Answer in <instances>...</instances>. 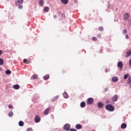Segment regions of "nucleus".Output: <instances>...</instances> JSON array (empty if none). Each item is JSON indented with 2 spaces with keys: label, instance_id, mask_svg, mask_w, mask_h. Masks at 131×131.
Returning <instances> with one entry per match:
<instances>
[{
  "label": "nucleus",
  "instance_id": "nucleus-1",
  "mask_svg": "<svg viewBox=\"0 0 131 131\" xmlns=\"http://www.w3.org/2000/svg\"><path fill=\"white\" fill-rule=\"evenodd\" d=\"M105 108L106 110H107V111H110V112H112L115 110L112 104H107Z\"/></svg>",
  "mask_w": 131,
  "mask_h": 131
},
{
  "label": "nucleus",
  "instance_id": "nucleus-2",
  "mask_svg": "<svg viewBox=\"0 0 131 131\" xmlns=\"http://www.w3.org/2000/svg\"><path fill=\"white\" fill-rule=\"evenodd\" d=\"M128 18H129V14L128 13H125L123 15L124 20L127 21V20H128Z\"/></svg>",
  "mask_w": 131,
  "mask_h": 131
},
{
  "label": "nucleus",
  "instance_id": "nucleus-3",
  "mask_svg": "<svg viewBox=\"0 0 131 131\" xmlns=\"http://www.w3.org/2000/svg\"><path fill=\"white\" fill-rule=\"evenodd\" d=\"M117 66L119 69L121 70L122 68H123V63H122V62L121 61H119L118 62Z\"/></svg>",
  "mask_w": 131,
  "mask_h": 131
},
{
  "label": "nucleus",
  "instance_id": "nucleus-4",
  "mask_svg": "<svg viewBox=\"0 0 131 131\" xmlns=\"http://www.w3.org/2000/svg\"><path fill=\"white\" fill-rule=\"evenodd\" d=\"M118 100V96L117 95H114L112 98V102H116Z\"/></svg>",
  "mask_w": 131,
  "mask_h": 131
},
{
  "label": "nucleus",
  "instance_id": "nucleus-5",
  "mask_svg": "<svg viewBox=\"0 0 131 131\" xmlns=\"http://www.w3.org/2000/svg\"><path fill=\"white\" fill-rule=\"evenodd\" d=\"M93 102H94V99L92 98H88L87 101V104H89V105H92V103Z\"/></svg>",
  "mask_w": 131,
  "mask_h": 131
},
{
  "label": "nucleus",
  "instance_id": "nucleus-6",
  "mask_svg": "<svg viewBox=\"0 0 131 131\" xmlns=\"http://www.w3.org/2000/svg\"><path fill=\"white\" fill-rule=\"evenodd\" d=\"M64 129L65 130H69V129H70V125L69 124H66L64 126Z\"/></svg>",
  "mask_w": 131,
  "mask_h": 131
},
{
  "label": "nucleus",
  "instance_id": "nucleus-7",
  "mask_svg": "<svg viewBox=\"0 0 131 131\" xmlns=\"http://www.w3.org/2000/svg\"><path fill=\"white\" fill-rule=\"evenodd\" d=\"M39 121H40V117L38 116H36L35 117V122L37 123L38 122H39Z\"/></svg>",
  "mask_w": 131,
  "mask_h": 131
},
{
  "label": "nucleus",
  "instance_id": "nucleus-8",
  "mask_svg": "<svg viewBox=\"0 0 131 131\" xmlns=\"http://www.w3.org/2000/svg\"><path fill=\"white\" fill-rule=\"evenodd\" d=\"M50 110L51 108H46L44 111V115H48Z\"/></svg>",
  "mask_w": 131,
  "mask_h": 131
},
{
  "label": "nucleus",
  "instance_id": "nucleus-9",
  "mask_svg": "<svg viewBox=\"0 0 131 131\" xmlns=\"http://www.w3.org/2000/svg\"><path fill=\"white\" fill-rule=\"evenodd\" d=\"M113 82H117L118 81V78L117 77H113L112 78Z\"/></svg>",
  "mask_w": 131,
  "mask_h": 131
},
{
  "label": "nucleus",
  "instance_id": "nucleus-10",
  "mask_svg": "<svg viewBox=\"0 0 131 131\" xmlns=\"http://www.w3.org/2000/svg\"><path fill=\"white\" fill-rule=\"evenodd\" d=\"M75 128L77 129H81L82 128V126L79 124L76 125Z\"/></svg>",
  "mask_w": 131,
  "mask_h": 131
},
{
  "label": "nucleus",
  "instance_id": "nucleus-11",
  "mask_svg": "<svg viewBox=\"0 0 131 131\" xmlns=\"http://www.w3.org/2000/svg\"><path fill=\"white\" fill-rule=\"evenodd\" d=\"M45 4V2L43 0H40L39 2V5L40 7H43V5Z\"/></svg>",
  "mask_w": 131,
  "mask_h": 131
},
{
  "label": "nucleus",
  "instance_id": "nucleus-12",
  "mask_svg": "<svg viewBox=\"0 0 131 131\" xmlns=\"http://www.w3.org/2000/svg\"><path fill=\"white\" fill-rule=\"evenodd\" d=\"M13 88L14 90H19V89H20V86L19 84H15L13 86Z\"/></svg>",
  "mask_w": 131,
  "mask_h": 131
},
{
  "label": "nucleus",
  "instance_id": "nucleus-13",
  "mask_svg": "<svg viewBox=\"0 0 131 131\" xmlns=\"http://www.w3.org/2000/svg\"><path fill=\"white\" fill-rule=\"evenodd\" d=\"M97 106L99 108H102V107H103V106H104V104H103V103H102V102H98Z\"/></svg>",
  "mask_w": 131,
  "mask_h": 131
},
{
  "label": "nucleus",
  "instance_id": "nucleus-14",
  "mask_svg": "<svg viewBox=\"0 0 131 131\" xmlns=\"http://www.w3.org/2000/svg\"><path fill=\"white\" fill-rule=\"evenodd\" d=\"M43 79L44 80H48V79H50V75H46L44 77H43Z\"/></svg>",
  "mask_w": 131,
  "mask_h": 131
},
{
  "label": "nucleus",
  "instance_id": "nucleus-15",
  "mask_svg": "<svg viewBox=\"0 0 131 131\" xmlns=\"http://www.w3.org/2000/svg\"><path fill=\"white\" fill-rule=\"evenodd\" d=\"M126 124L125 123H122L121 125V128H122L123 129H124L125 128H126Z\"/></svg>",
  "mask_w": 131,
  "mask_h": 131
},
{
  "label": "nucleus",
  "instance_id": "nucleus-16",
  "mask_svg": "<svg viewBox=\"0 0 131 131\" xmlns=\"http://www.w3.org/2000/svg\"><path fill=\"white\" fill-rule=\"evenodd\" d=\"M16 4V5H22L23 4V0H17Z\"/></svg>",
  "mask_w": 131,
  "mask_h": 131
},
{
  "label": "nucleus",
  "instance_id": "nucleus-17",
  "mask_svg": "<svg viewBox=\"0 0 131 131\" xmlns=\"http://www.w3.org/2000/svg\"><path fill=\"white\" fill-rule=\"evenodd\" d=\"M62 4L64 5H67L68 4L69 0H60Z\"/></svg>",
  "mask_w": 131,
  "mask_h": 131
},
{
  "label": "nucleus",
  "instance_id": "nucleus-18",
  "mask_svg": "<svg viewBox=\"0 0 131 131\" xmlns=\"http://www.w3.org/2000/svg\"><path fill=\"white\" fill-rule=\"evenodd\" d=\"M44 12H47L50 11V7H45L43 9Z\"/></svg>",
  "mask_w": 131,
  "mask_h": 131
},
{
  "label": "nucleus",
  "instance_id": "nucleus-19",
  "mask_svg": "<svg viewBox=\"0 0 131 131\" xmlns=\"http://www.w3.org/2000/svg\"><path fill=\"white\" fill-rule=\"evenodd\" d=\"M80 106L81 108H84V107H85V102H81Z\"/></svg>",
  "mask_w": 131,
  "mask_h": 131
},
{
  "label": "nucleus",
  "instance_id": "nucleus-20",
  "mask_svg": "<svg viewBox=\"0 0 131 131\" xmlns=\"http://www.w3.org/2000/svg\"><path fill=\"white\" fill-rule=\"evenodd\" d=\"M18 125L19 126H23L24 125V122H23L22 121H20L18 122Z\"/></svg>",
  "mask_w": 131,
  "mask_h": 131
},
{
  "label": "nucleus",
  "instance_id": "nucleus-21",
  "mask_svg": "<svg viewBox=\"0 0 131 131\" xmlns=\"http://www.w3.org/2000/svg\"><path fill=\"white\" fill-rule=\"evenodd\" d=\"M131 55V50H129L128 52L126 53V57H129Z\"/></svg>",
  "mask_w": 131,
  "mask_h": 131
},
{
  "label": "nucleus",
  "instance_id": "nucleus-22",
  "mask_svg": "<svg viewBox=\"0 0 131 131\" xmlns=\"http://www.w3.org/2000/svg\"><path fill=\"white\" fill-rule=\"evenodd\" d=\"M13 115H14V114L13 113V112H10L8 113V116H9V117H12L13 116Z\"/></svg>",
  "mask_w": 131,
  "mask_h": 131
},
{
  "label": "nucleus",
  "instance_id": "nucleus-23",
  "mask_svg": "<svg viewBox=\"0 0 131 131\" xmlns=\"http://www.w3.org/2000/svg\"><path fill=\"white\" fill-rule=\"evenodd\" d=\"M63 96L66 98L67 99L68 98V94H67V93H64L63 94Z\"/></svg>",
  "mask_w": 131,
  "mask_h": 131
},
{
  "label": "nucleus",
  "instance_id": "nucleus-24",
  "mask_svg": "<svg viewBox=\"0 0 131 131\" xmlns=\"http://www.w3.org/2000/svg\"><path fill=\"white\" fill-rule=\"evenodd\" d=\"M0 65H4V59L0 58Z\"/></svg>",
  "mask_w": 131,
  "mask_h": 131
},
{
  "label": "nucleus",
  "instance_id": "nucleus-25",
  "mask_svg": "<svg viewBox=\"0 0 131 131\" xmlns=\"http://www.w3.org/2000/svg\"><path fill=\"white\" fill-rule=\"evenodd\" d=\"M11 73H12V72H11L10 70H6V74L9 75V74H11Z\"/></svg>",
  "mask_w": 131,
  "mask_h": 131
},
{
  "label": "nucleus",
  "instance_id": "nucleus-26",
  "mask_svg": "<svg viewBox=\"0 0 131 131\" xmlns=\"http://www.w3.org/2000/svg\"><path fill=\"white\" fill-rule=\"evenodd\" d=\"M33 79H36V78H37V77H38V76L37 75H33L32 76Z\"/></svg>",
  "mask_w": 131,
  "mask_h": 131
},
{
  "label": "nucleus",
  "instance_id": "nucleus-27",
  "mask_svg": "<svg viewBox=\"0 0 131 131\" xmlns=\"http://www.w3.org/2000/svg\"><path fill=\"white\" fill-rule=\"evenodd\" d=\"M98 30L99 31H103L104 30V29L103 28V27H100L98 28Z\"/></svg>",
  "mask_w": 131,
  "mask_h": 131
},
{
  "label": "nucleus",
  "instance_id": "nucleus-28",
  "mask_svg": "<svg viewBox=\"0 0 131 131\" xmlns=\"http://www.w3.org/2000/svg\"><path fill=\"white\" fill-rule=\"evenodd\" d=\"M92 40L93 41H97V40H98V39H97V38L96 37H93L92 38Z\"/></svg>",
  "mask_w": 131,
  "mask_h": 131
},
{
  "label": "nucleus",
  "instance_id": "nucleus-29",
  "mask_svg": "<svg viewBox=\"0 0 131 131\" xmlns=\"http://www.w3.org/2000/svg\"><path fill=\"white\" fill-rule=\"evenodd\" d=\"M128 77V74H126L124 76V79H126Z\"/></svg>",
  "mask_w": 131,
  "mask_h": 131
},
{
  "label": "nucleus",
  "instance_id": "nucleus-30",
  "mask_svg": "<svg viewBox=\"0 0 131 131\" xmlns=\"http://www.w3.org/2000/svg\"><path fill=\"white\" fill-rule=\"evenodd\" d=\"M8 108H9V109H13V105H12L11 104H9L8 105Z\"/></svg>",
  "mask_w": 131,
  "mask_h": 131
},
{
  "label": "nucleus",
  "instance_id": "nucleus-31",
  "mask_svg": "<svg viewBox=\"0 0 131 131\" xmlns=\"http://www.w3.org/2000/svg\"><path fill=\"white\" fill-rule=\"evenodd\" d=\"M127 82H128L129 84L131 83V78H129L127 80Z\"/></svg>",
  "mask_w": 131,
  "mask_h": 131
},
{
  "label": "nucleus",
  "instance_id": "nucleus-32",
  "mask_svg": "<svg viewBox=\"0 0 131 131\" xmlns=\"http://www.w3.org/2000/svg\"><path fill=\"white\" fill-rule=\"evenodd\" d=\"M57 99H58L57 97H55V98H53L52 100V102H55V101H56L57 100Z\"/></svg>",
  "mask_w": 131,
  "mask_h": 131
},
{
  "label": "nucleus",
  "instance_id": "nucleus-33",
  "mask_svg": "<svg viewBox=\"0 0 131 131\" xmlns=\"http://www.w3.org/2000/svg\"><path fill=\"white\" fill-rule=\"evenodd\" d=\"M27 131H33V130L32 128H28L27 129Z\"/></svg>",
  "mask_w": 131,
  "mask_h": 131
},
{
  "label": "nucleus",
  "instance_id": "nucleus-34",
  "mask_svg": "<svg viewBox=\"0 0 131 131\" xmlns=\"http://www.w3.org/2000/svg\"><path fill=\"white\" fill-rule=\"evenodd\" d=\"M125 38L126 39H129V37L128 36V35H126Z\"/></svg>",
  "mask_w": 131,
  "mask_h": 131
},
{
  "label": "nucleus",
  "instance_id": "nucleus-35",
  "mask_svg": "<svg viewBox=\"0 0 131 131\" xmlns=\"http://www.w3.org/2000/svg\"><path fill=\"white\" fill-rule=\"evenodd\" d=\"M70 131H77V130L74 128H71L70 129Z\"/></svg>",
  "mask_w": 131,
  "mask_h": 131
},
{
  "label": "nucleus",
  "instance_id": "nucleus-36",
  "mask_svg": "<svg viewBox=\"0 0 131 131\" xmlns=\"http://www.w3.org/2000/svg\"><path fill=\"white\" fill-rule=\"evenodd\" d=\"M26 62H27V59H24L23 60V62L25 63H26Z\"/></svg>",
  "mask_w": 131,
  "mask_h": 131
},
{
  "label": "nucleus",
  "instance_id": "nucleus-37",
  "mask_svg": "<svg viewBox=\"0 0 131 131\" xmlns=\"http://www.w3.org/2000/svg\"><path fill=\"white\" fill-rule=\"evenodd\" d=\"M23 6H22V5L18 6V8L19 9H23Z\"/></svg>",
  "mask_w": 131,
  "mask_h": 131
},
{
  "label": "nucleus",
  "instance_id": "nucleus-38",
  "mask_svg": "<svg viewBox=\"0 0 131 131\" xmlns=\"http://www.w3.org/2000/svg\"><path fill=\"white\" fill-rule=\"evenodd\" d=\"M126 32H127V31H126V30L124 29L123 30V33H126Z\"/></svg>",
  "mask_w": 131,
  "mask_h": 131
},
{
  "label": "nucleus",
  "instance_id": "nucleus-39",
  "mask_svg": "<svg viewBox=\"0 0 131 131\" xmlns=\"http://www.w3.org/2000/svg\"><path fill=\"white\" fill-rule=\"evenodd\" d=\"M97 37H98V38H101V34H98V35H97Z\"/></svg>",
  "mask_w": 131,
  "mask_h": 131
},
{
  "label": "nucleus",
  "instance_id": "nucleus-40",
  "mask_svg": "<svg viewBox=\"0 0 131 131\" xmlns=\"http://www.w3.org/2000/svg\"><path fill=\"white\" fill-rule=\"evenodd\" d=\"M61 16L63 18H65V14L64 13L61 14Z\"/></svg>",
  "mask_w": 131,
  "mask_h": 131
},
{
  "label": "nucleus",
  "instance_id": "nucleus-41",
  "mask_svg": "<svg viewBox=\"0 0 131 131\" xmlns=\"http://www.w3.org/2000/svg\"><path fill=\"white\" fill-rule=\"evenodd\" d=\"M129 66L131 67V59L129 60Z\"/></svg>",
  "mask_w": 131,
  "mask_h": 131
},
{
  "label": "nucleus",
  "instance_id": "nucleus-42",
  "mask_svg": "<svg viewBox=\"0 0 131 131\" xmlns=\"http://www.w3.org/2000/svg\"><path fill=\"white\" fill-rule=\"evenodd\" d=\"M2 54H3V52L2 50H0V56L2 55Z\"/></svg>",
  "mask_w": 131,
  "mask_h": 131
},
{
  "label": "nucleus",
  "instance_id": "nucleus-43",
  "mask_svg": "<svg viewBox=\"0 0 131 131\" xmlns=\"http://www.w3.org/2000/svg\"><path fill=\"white\" fill-rule=\"evenodd\" d=\"M54 18H55V19H57V15H54Z\"/></svg>",
  "mask_w": 131,
  "mask_h": 131
},
{
  "label": "nucleus",
  "instance_id": "nucleus-44",
  "mask_svg": "<svg viewBox=\"0 0 131 131\" xmlns=\"http://www.w3.org/2000/svg\"><path fill=\"white\" fill-rule=\"evenodd\" d=\"M107 103H110V101H108L107 102Z\"/></svg>",
  "mask_w": 131,
  "mask_h": 131
}]
</instances>
